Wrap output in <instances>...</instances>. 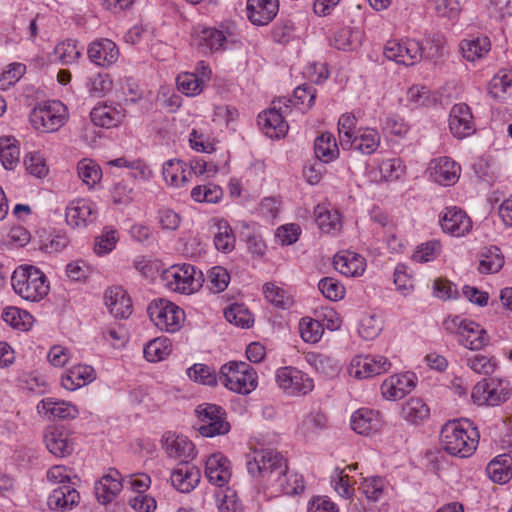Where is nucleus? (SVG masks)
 Listing matches in <instances>:
<instances>
[{"instance_id": "f257e3e1", "label": "nucleus", "mask_w": 512, "mask_h": 512, "mask_svg": "<svg viewBox=\"0 0 512 512\" xmlns=\"http://www.w3.org/2000/svg\"><path fill=\"white\" fill-rule=\"evenodd\" d=\"M440 442L450 455L466 458L476 450L479 432L467 419L449 421L441 429Z\"/></svg>"}, {"instance_id": "f03ea898", "label": "nucleus", "mask_w": 512, "mask_h": 512, "mask_svg": "<svg viewBox=\"0 0 512 512\" xmlns=\"http://www.w3.org/2000/svg\"><path fill=\"white\" fill-rule=\"evenodd\" d=\"M248 473L264 487L269 488L276 479L288 472V465L283 455L272 449L255 450L247 456Z\"/></svg>"}, {"instance_id": "7ed1b4c3", "label": "nucleus", "mask_w": 512, "mask_h": 512, "mask_svg": "<svg viewBox=\"0 0 512 512\" xmlns=\"http://www.w3.org/2000/svg\"><path fill=\"white\" fill-rule=\"evenodd\" d=\"M12 287L21 298L38 302L49 293L46 275L32 265L19 266L11 277Z\"/></svg>"}, {"instance_id": "20e7f679", "label": "nucleus", "mask_w": 512, "mask_h": 512, "mask_svg": "<svg viewBox=\"0 0 512 512\" xmlns=\"http://www.w3.org/2000/svg\"><path fill=\"white\" fill-rule=\"evenodd\" d=\"M220 382L229 390L248 394L257 386L255 370L245 362H229L220 369Z\"/></svg>"}, {"instance_id": "39448f33", "label": "nucleus", "mask_w": 512, "mask_h": 512, "mask_svg": "<svg viewBox=\"0 0 512 512\" xmlns=\"http://www.w3.org/2000/svg\"><path fill=\"white\" fill-rule=\"evenodd\" d=\"M66 120V107L59 101L40 103L30 114L32 126L45 133L59 130Z\"/></svg>"}, {"instance_id": "423d86ee", "label": "nucleus", "mask_w": 512, "mask_h": 512, "mask_svg": "<svg viewBox=\"0 0 512 512\" xmlns=\"http://www.w3.org/2000/svg\"><path fill=\"white\" fill-rule=\"evenodd\" d=\"M512 394V387L507 380L483 379L472 389L471 397L479 406H498L506 402Z\"/></svg>"}, {"instance_id": "0eeeda50", "label": "nucleus", "mask_w": 512, "mask_h": 512, "mask_svg": "<svg viewBox=\"0 0 512 512\" xmlns=\"http://www.w3.org/2000/svg\"><path fill=\"white\" fill-rule=\"evenodd\" d=\"M148 314L155 326L170 333L178 331L185 319L184 311L165 299H159L150 304Z\"/></svg>"}, {"instance_id": "6e6552de", "label": "nucleus", "mask_w": 512, "mask_h": 512, "mask_svg": "<svg viewBox=\"0 0 512 512\" xmlns=\"http://www.w3.org/2000/svg\"><path fill=\"white\" fill-rule=\"evenodd\" d=\"M196 413L200 421L199 433L204 437L225 435L230 431L225 411L215 404H201Z\"/></svg>"}, {"instance_id": "1a4fd4ad", "label": "nucleus", "mask_w": 512, "mask_h": 512, "mask_svg": "<svg viewBox=\"0 0 512 512\" xmlns=\"http://www.w3.org/2000/svg\"><path fill=\"white\" fill-rule=\"evenodd\" d=\"M196 270L190 264L174 265L163 273V279L169 289L183 293L192 294L201 287V278L195 277Z\"/></svg>"}, {"instance_id": "9d476101", "label": "nucleus", "mask_w": 512, "mask_h": 512, "mask_svg": "<svg viewBox=\"0 0 512 512\" xmlns=\"http://www.w3.org/2000/svg\"><path fill=\"white\" fill-rule=\"evenodd\" d=\"M276 382L289 396L306 395L313 390V380L295 367H281L276 371Z\"/></svg>"}, {"instance_id": "9b49d317", "label": "nucleus", "mask_w": 512, "mask_h": 512, "mask_svg": "<svg viewBox=\"0 0 512 512\" xmlns=\"http://www.w3.org/2000/svg\"><path fill=\"white\" fill-rule=\"evenodd\" d=\"M422 54L421 44L414 39L405 41L390 40L384 48V55L387 59L405 66L418 62L422 58Z\"/></svg>"}, {"instance_id": "f8f14e48", "label": "nucleus", "mask_w": 512, "mask_h": 512, "mask_svg": "<svg viewBox=\"0 0 512 512\" xmlns=\"http://www.w3.org/2000/svg\"><path fill=\"white\" fill-rule=\"evenodd\" d=\"M390 361L382 355L355 356L349 366V374L358 379H366L389 371Z\"/></svg>"}, {"instance_id": "ddd939ff", "label": "nucleus", "mask_w": 512, "mask_h": 512, "mask_svg": "<svg viewBox=\"0 0 512 512\" xmlns=\"http://www.w3.org/2000/svg\"><path fill=\"white\" fill-rule=\"evenodd\" d=\"M290 102V99L279 98V108L274 106L273 108H270L258 115V124L268 137L279 139L286 135L288 131V124L284 120L282 105L288 109Z\"/></svg>"}, {"instance_id": "4468645a", "label": "nucleus", "mask_w": 512, "mask_h": 512, "mask_svg": "<svg viewBox=\"0 0 512 512\" xmlns=\"http://www.w3.org/2000/svg\"><path fill=\"white\" fill-rule=\"evenodd\" d=\"M449 129L457 139H463L476 131L470 107L465 103L453 105L449 114Z\"/></svg>"}, {"instance_id": "2eb2a0df", "label": "nucleus", "mask_w": 512, "mask_h": 512, "mask_svg": "<svg viewBox=\"0 0 512 512\" xmlns=\"http://www.w3.org/2000/svg\"><path fill=\"white\" fill-rule=\"evenodd\" d=\"M192 43L204 54L224 50L228 46V40L223 31L210 27L196 28L192 35Z\"/></svg>"}, {"instance_id": "dca6fc26", "label": "nucleus", "mask_w": 512, "mask_h": 512, "mask_svg": "<svg viewBox=\"0 0 512 512\" xmlns=\"http://www.w3.org/2000/svg\"><path fill=\"white\" fill-rule=\"evenodd\" d=\"M440 224L444 232L461 237L469 233L472 228L470 217L460 208H446L440 218Z\"/></svg>"}, {"instance_id": "f3484780", "label": "nucleus", "mask_w": 512, "mask_h": 512, "mask_svg": "<svg viewBox=\"0 0 512 512\" xmlns=\"http://www.w3.org/2000/svg\"><path fill=\"white\" fill-rule=\"evenodd\" d=\"M430 177L442 186L455 184L460 176L461 167L449 157H439L430 162Z\"/></svg>"}, {"instance_id": "a211bd4d", "label": "nucleus", "mask_w": 512, "mask_h": 512, "mask_svg": "<svg viewBox=\"0 0 512 512\" xmlns=\"http://www.w3.org/2000/svg\"><path fill=\"white\" fill-rule=\"evenodd\" d=\"M66 222L72 227H86L97 218L96 206L87 200L72 201L66 208Z\"/></svg>"}, {"instance_id": "6ab92c4d", "label": "nucleus", "mask_w": 512, "mask_h": 512, "mask_svg": "<svg viewBox=\"0 0 512 512\" xmlns=\"http://www.w3.org/2000/svg\"><path fill=\"white\" fill-rule=\"evenodd\" d=\"M205 475L211 484L225 486L232 475L229 459L221 453L210 455L205 463Z\"/></svg>"}, {"instance_id": "aec40b11", "label": "nucleus", "mask_w": 512, "mask_h": 512, "mask_svg": "<svg viewBox=\"0 0 512 512\" xmlns=\"http://www.w3.org/2000/svg\"><path fill=\"white\" fill-rule=\"evenodd\" d=\"M104 300L109 312L115 318L125 319L132 314L131 299L122 287L112 286L108 288L105 292Z\"/></svg>"}, {"instance_id": "412c9836", "label": "nucleus", "mask_w": 512, "mask_h": 512, "mask_svg": "<svg viewBox=\"0 0 512 512\" xmlns=\"http://www.w3.org/2000/svg\"><path fill=\"white\" fill-rule=\"evenodd\" d=\"M279 11V0H247V17L258 26L269 24Z\"/></svg>"}, {"instance_id": "4be33fe9", "label": "nucleus", "mask_w": 512, "mask_h": 512, "mask_svg": "<svg viewBox=\"0 0 512 512\" xmlns=\"http://www.w3.org/2000/svg\"><path fill=\"white\" fill-rule=\"evenodd\" d=\"M415 387L413 374H396L388 377L381 385L382 396L386 400H399Z\"/></svg>"}, {"instance_id": "5701e85b", "label": "nucleus", "mask_w": 512, "mask_h": 512, "mask_svg": "<svg viewBox=\"0 0 512 512\" xmlns=\"http://www.w3.org/2000/svg\"><path fill=\"white\" fill-rule=\"evenodd\" d=\"M79 492L71 485H61L50 493L47 506L51 511H70L79 504Z\"/></svg>"}, {"instance_id": "b1692460", "label": "nucleus", "mask_w": 512, "mask_h": 512, "mask_svg": "<svg viewBox=\"0 0 512 512\" xmlns=\"http://www.w3.org/2000/svg\"><path fill=\"white\" fill-rule=\"evenodd\" d=\"M163 448L167 455L174 459H180L182 463L195 455L194 444L185 436L166 433L162 438Z\"/></svg>"}, {"instance_id": "393cba45", "label": "nucleus", "mask_w": 512, "mask_h": 512, "mask_svg": "<svg viewBox=\"0 0 512 512\" xmlns=\"http://www.w3.org/2000/svg\"><path fill=\"white\" fill-rule=\"evenodd\" d=\"M381 414L372 409L360 408L351 416V428L360 435H369L380 430Z\"/></svg>"}, {"instance_id": "a878e982", "label": "nucleus", "mask_w": 512, "mask_h": 512, "mask_svg": "<svg viewBox=\"0 0 512 512\" xmlns=\"http://www.w3.org/2000/svg\"><path fill=\"white\" fill-rule=\"evenodd\" d=\"M121 475L116 469H110L107 474L95 484V495L99 503H110L122 490Z\"/></svg>"}, {"instance_id": "bb28decb", "label": "nucleus", "mask_w": 512, "mask_h": 512, "mask_svg": "<svg viewBox=\"0 0 512 512\" xmlns=\"http://www.w3.org/2000/svg\"><path fill=\"white\" fill-rule=\"evenodd\" d=\"M47 449L57 457H65L72 453L74 446L68 433L62 427L52 426L44 434Z\"/></svg>"}, {"instance_id": "cd10ccee", "label": "nucleus", "mask_w": 512, "mask_h": 512, "mask_svg": "<svg viewBox=\"0 0 512 512\" xmlns=\"http://www.w3.org/2000/svg\"><path fill=\"white\" fill-rule=\"evenodd\" d=\"M87 53L93 63L102 67L112 65L119 56L116 44L109 39L94 41L90 44Z\"/></svg>"}, {"instance_id": "c85d7f7f", "label": "nucleus", "mask_w": 512, "mask_h": 512, "mask_svg": "<svg viewBox=\"0 0 512 512\" xmlns=\"http://www.w3.org/2000/svg\"><path fill=\"white\" fill-rule=\"evenodd\" d=\"M381 136L376 129L359 128L350 139L351 146L343 147V150H354L364 155L373 154L379 147Z\"/></svg>"}, {"instance_id": "c756f323", "label": "nucleus", "mask_w": 512, "mask_h": 512, "mask_svg": "<svg viewBox=\"0 0 512 512\" xmlns=\"http://www.w3.org/2000/svg\"><path fill=\"white\" fill-rule=\"evenodd\" d=\"M172 485L182 493L192 491L200 481V471L187 462L180 463L171 474Z\"/></svg>"}, {"instance_id": "7c9ffc66", "label": "nucleus", "mask_w": 512, "mask_h": 512, "mask_svg": "<svg viewBox=\"0 0 512 512\" xmlns=\"http://www.w3.org/2000/svg\"><path fill=\"white\" fill-rule=\"evenodd\" d=\"M333 265L341 274L348 277H357L364 273L366 261L357 253L344 251L334 256Z\"/></svg>"}, {"instance_id": "2f4dec72", "label": "nucleus", "mask_w": 512, "mask_h": 512, "mask_svg": "<svg viewBox=\"0 0 512 512\" xmlns=\"http://www.w3.org/2000/svg\"><path fill=\"white\" fill-rule=\"evenodd\" d=\"M37 409L39 412L43 411L44 415L50 420L75 418L78 414L74 405L54 398L43 399L38 404Z\"/></svg>"}, {"instance_id": "473e14b6", "label": "nucleus", "mask_w": 512, "mask_h": 512, "mask_svg": "<svg viewBox=\"0 0 512 512\" xmlns=\"http://www.w3.org/2000/svg\"><path fill=\"white\" fill-rule=\"evenodd\" d=\"M165 182L174 187L186 185L191 179L188 165L180 159H170L163 164L162 170Z\"/></svg>"}, {"instance_id": "72a5a7b5", "label": "nucleus", "mask_w": 512, "mask_h": 512, "mask_svg": "<svg viewBox=\"0 0 512 512\" xmlns=\"http://www.w3.org/2000/svg\"><path fill=\"white\" fill-rule=\"evenodd\" d=\"M95 379V370L89 365H76L68 370L62 376L61 384L63 388L74 391L81 388Z\"/></svg>"}, {"instance_id": "f704fd0d", "label": "nucleus", "mask_w": 512, "mask_h": 512, "mask_svg": "<svg viewBox=\"0 0 512 512\" xmlns=\"http://www.w3.org/2000/svg\"><path fill=\"white\" fill-rule=\"evenodd\" d=\"M125 113L121 108L110 105L94 107L90 113L91 121L99 127L112 128L118 126L124 119Z\"/></svg>"}, {"instance_id": "c9c22d12", "label": "nucleus", "mask_w": 512, "mask_h": 512, "mask_svg": "<svg viewBox=\"0 0 512 512\" xmlns=\"http://www.w3.org/2000/svg\"><path fill=\"white\" fill-rule=\"evenodd\" d=\"M459 342L470 350H480L486 346L489 342V337L485 329H483L478 323L468 321L466 326L462 328V334L459 338Z\"/></svg>"}, {"instance_id": "e433bc0d", "label": "nucleus", "mask_w": 512, "mask_h": 512, "mask_svg": "<svg viewBox=\"0 0 512 512\" xmlns=\"http://www.w3.org/2000/svg\"><path fill=\"white\" fill-rule=\"evenodd\" d=\"M490 49L491 43L486 36L471 37L460 42V51L463 58L471 62L483 58Z\"/></svg>"}, {"instance_id": "4c0bfd02", "label": "nucleus", "mask_w": 512, "mask_h": 512, "mask_svg": "<svg viewBox=\"0 0 512 512\" xmlns=\"http://www.w3.org/2000/svg\"><path fill=\"white\" fill-rule=\"evenodd\" d=\"M214 245L218 251L231 252L235 247L236 238L233 230L226 220L218 219L213 224Z\"/></svg>"}, {"instance_id": "58836bf2", "label": "nucleus", "mask_w": 512, "mask_h": 512, "mask_svg": "<svg viewBox=\"0 0 512 512\" xmlns=\"http://www.w3.org/2000/svg\"><path fill=\"white\" fill-rule=\"evenodd\" d=\"M314 150L317 160L329 163L339 155V149L334 136L330 133H323L316 138Z\"/></svg>"}, {"instance_id": "ea45409f", "label": "nucleus", "mask_w": 512, "mask_h": 512, "mask_svg": "<svg viewBox=\"0 0 512 512\" xmlns=\"http://www.w3.org/2000/svg\"><path fill=\"white\" fill-rule=\"evenodd\" d=\"M504 265V257L496 246L485 247L480 254L478 270L480 273H497Z\"/></svg>"}, {"instance_id": "a19ab883", "label": "nucleus", "mask_w": 512, "mask_h": 512, "mask_svg": "<svg viewBox=\"0 0 512 512\" xmlns=\"http://www.w3.org/2000/svg\"><path fill=\"white\" fill-rule=\"evenodd\" d=\"M429 414L430 409L427 404L421 398L416 397L407 400L401 410L402 417L414 424L424 421L429 417Z\"/></svg>"}, {"instance_id": "79ce46f5", "label": "nucleus", "mask_w": 512, "mask_h": 512, "mask_svg": "<svg viewBox=\"0 0 512 512\" xmlns=\"http://www.w3.org/2000/svg\"><path fill=\"white\" fill-rule=\"evenodd\" d=\"M512 459L508 455H501L487 465V473L490 479L495 483L504 484L512 476Z\"/></svg>"}, {"instance_id": "37998d69", "label": "nucleus", "mask_w": 512, "mask_h": 512, "mask_svg": "<svg viewBox=\"0 0 512 512\" xmlns=\"http://www.w3.org/2000/svg\"><path fill=\"white\" fill-rule=\"evenodd\" d=\"M314 215L316 223L323 232L333 233L341 229V218L338 211L329 210L323 205H317Z\"/></svg>"}, {"instance_id": "c03bdc74", "label": "nucleus", "mask_w": 512, "mask_h": 512, "mask_svg": "<svg viewBox=\"0 0 512 512\" xmlns=\"http://www.w3.org/2000/svg\"><path fill=\"white\" fill-rule=\"evenodd\" d=\"M271 484V488H273L276 492H281L286 495H296L304 491V481L302 476L298 474H288V472H284L279 479H276Z\"/></svg>"}, {"instance_id": "a18cd8bd", "label": "nucleus", "mask_w": 512, "mask_h": 512, "mask_svg": "<svg viewBox=\"0 0 512 512\" xmlns=\"http://www.w3.org/2000/svg\"><path fill=\"white\" fill-rule=\"evenodd\" d=\"M489 92L493 98L503 99L512 94V69L500 70L494 75L489 85Z\"/></svg>"}, {"instance_id": "49530a36", "label": "nucleus", "mask_w": 512, "mask_h": 512, "mask_svg": "<svg viewBox=\"0 0 512 512\" xmlns=\"http://www.w3.org/2000/svg\"><path fill=\"white\" fill-rule=\"evenodd\" d=\"M171 352V342L168 338H155L144 347V357L149 362H159Z\"/></svg>"}, {"instance_id": "de8ad7c7", "label": "nucleus", "mask_w": 512, "mask_h": 512, "mask_svg": "<svg viewBox=\"0 0 512 512\" xmlns=\"http://www.w3.org/2000/svg\"><path fill=\"white\" fill-rule=\"evenodd\" d=\"M2 318L11 327L22 331L29 330L33 323V317L30 313L16 307L5 308Z\"/></svg>"}, {"instance_id": "09e8293b", "label": "nucleus", "mask_w": 512, "mask_h": 512, "mask_svg": "<svg viewBox=\"0 0 512 512\" xmlns=\"http://www.w3.org/2000/svg\"><path fill=\"white\" fill-rule=\"evenodd\" d=\"M78 177L89 188H92L102 178L100 166L91 159H82L77 165Z\"/></svg>"}, {"instance_id": "8fccbe9b", "label": "nucleus", "mask_w": 512, "mask_h": 512, "mask_svg": "<svg viewBox=\"0 0 512 512\" xmlns=\"http://www.w3.org/2000/svg\"><path fill=\"white\" fill-rule=\"evenodd\" d=\"M20 150L15 144V139L9 137L0 138V161L5 169L11 170L18 164Z\"/></svg>"}, {"instance_id": "3c124183", "label": "nucleus", "mask_w": 512, "mask_h": 512, "mask_svg": "<svg viewBox=\"0 0 512 512\" xmlns=\"http://www.w3.org/2000/svg\"><path fill=\"white\" fill-rule=\"evenodd\" d=\"M222 196L221 187L213 183L197 185L191 190V198L199 203H217Z\"/></svg>"}, {"instance_id": "603ef678", "label": "nucleus", "mask_w": 512, "mask_h": 512, "mask_svg": "<svg viewBox=\"0 0 512 512\" xmlns=\"http://www.w3.org/2000/svg\"><path fill=\"white\" fill-rule=\"evenodd\" d=\"M226 320L236 326L249 328L253 323L251 312L243 304H231L224 311Z\"/></svg>"}, {"instance_id": "864d4df0", "label": "nucleus", "mask_w": 512, "mask_h": 512, "mask_svg": "<svg viewBox=\"0 0 512 512\" xmlns=\"http://www.w3.org/2000/svg\"><path fill=\"white\" fill-rule=\"evenodd\" d=\"M466 365L475 373L491 375L497 366L496 359L483 354H472L465 357Z\"/></svg>"}, {"instance_id": "5fc2aeb1", "label": "nucleus", "mask_w": 512, "mask_h": 512, "mask_svg": "<svg viewBox=\"0 0 512 512\" xmlns=\"http://www.w3.org/2000/svg\"><path fill=\"white\" fill-rule=\"evenodd\" d=\"M407 102L412 108L428 107L435 102L429 88L423 85L410 87L406 94Z\"/></svg>"}, {"instance_id": "6e6d98bb", "label": "nucleus", "mask_w": 512, "mask_h": 512, "mask_svg": "<svg viewBox=\"0 0 512 512\" xmlns=\"http://www.w3.org/2000/svg\"><path fill=\"white\" fill-rule=\"evenodd\" d=\"M118 240V231L112 227H105L101 235L95 238V253L99 256L110 253L115 248Z\"/></svg>"}, {"instance_id": "4d7b16f0", "label": "nucleus", "mask_w": 512, "mask_h": 512, "mask_svg": "<svg viewBox=\"0 0 512 512\" xmlns=\"http://www.w3.org/2000/svg\"><path fill=\"white\" fill-rule=\"evenodd\" d=\"M263 291L265 298L278 308L288 309L293 304V298L284 289L272 283H266Z\"/></svg>"}, {"instance_id": "13d9d810", "label": "nucleus", "mask_w": 512, "mask_h": 512, "mask_svg": "<svg viewBox=\"0 0 512 512\" xmlns=\"http://www.w3.org/2000/svg\"><path fill=\"white\" fill-rule=\"evenodd\" d=\"M230 281V275L228 271L221 267H212L207 273V287L213 293H220L224 291Z\"/></svg>"}, {"instance_id": "bf43d9fd", "label": "nucleus", "mask_w": 512, "mask_h": 512, "mask_svg": "<svg viewBox=\"0 0 512 512\" xmlns=\"http://www.w3.org/2000/svg\"><path fill=\"white\" fill-rule=\"evenodd\" d=\"M357 124V119L353 114L346 113L341 115L338 120V133H339V141L341 147H350L351 143L350 139H352L353 135L356 134L355 128Z\"/></svg>"}, {"instance_id": "052dcab7", "label": "nucleus", "mask_w": 512, "mask_h": 512, "mask_svg": "<svg viewBox=\"0 0 512 512\" xmlns=\"http://www.w3.org/2000/svg\"><path fill=\"white\" fill-rule=\"evenodd\" d=\"M307 360L317 371L325 375L333 376L338 372L337 361L328 355L322 353H309Z\"/></svg>"}, {"instance_id": "680f3d73", "label": "nucleus", "mask_w": 512, "mask_h": 512, "mask_svg": "<svg viewBox=\"0 0 512 512\" xmlns=\"http://www.w3.org/2000/svg\"><path fill=\"white\" fill-rule=\"evenodd\" d=\"M330 41L331 45L338 50H352L358 41V35L351 28L343 27L334 32Z\"/></svg>"}, {"instance_id": "e2e57ef3", "label": "nucleus", "mask_w": 512, "mask_h": 512, "mask_svg": "<svg viewBox=\"0 0 512 512\" xmlns=\"http://www.w3.org/2000/svg\"><path fill=\"white\" fill-rule=\"evenodd\" d=\"M299 328L302 339L308 343L318 342L324 332L323 325L311 318H302Z\"/></svg>"}, {"instance_id": "0e129e2a", "label": "nucleus", "mask_w": 512, "mask_h": 512, "mask_svg": "<svg viewBox=\"0 0 512 512\" xmlns=\"http://www.w3.org/2000/svg\"><path fill=\"white\" fill-rule=\"evenodd\" d=\"M176 83L178 90L187 96H196L200 94L204 88L198 78L190 72L178 75Z\"/></svg>"}, {"instance_id": "69168bd1", "label": "nucleus", "mask_w": 512, "mask_h": 512, "mask_svg": "<svg viewBox=\"0 0 512 512\" xmlns=\"http://www.w3.org/2000/svg\"><path fill=\"white\" fill-rule=\"evenodd\" d=\"M55 55L63 65H69L80 58L81 52L73 40H66L55 47Z\"/></svg>"}, {"instance_id": "338daca9", "label": "nucleus", "mask_w": 512, "mask_h": 512, "mask_svg": "<svg viewBox=\"0 0 512 512\" xmlns=\"http://www.w3.org/2000/svg\"><path fill=\"white\" fill-rule=\"evenodd\" d=\"M403 161L399 158L383 160L379 165L382 178L386 181L398 180L405 173Z\"/></svg>"}, {"instance_id": "774afa93", "label": "nucleus", "mask_w": 512, "mask_h": 512, "mask_svg": "<svg viewBox=\"0 0 512 512\" xmlns=\"http://www.w3.org/2000/svg\"><path fill=\"white\" fill-rule=\"evenodd\" d=\"M217 501L220 512H242V504L236 492L230 488L217 493Z\"/></svg>"}]
</instances>
